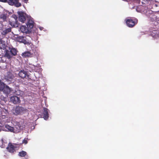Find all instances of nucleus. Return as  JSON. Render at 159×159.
<instances>
[{
	"label": "nucleus",
	"instance_id": "f257e3e1",
	"mask_svg": "<svg viewBox=\"0 0 159 159\" xmlns=\"http://www.w3.org/2000/svg\"><path fill=\"white\" fill-rule=\"evenodd\" d=\"M9 50H5V53L3 57H6L8 59H10L13 56L17 55L18 51L16 49L13 48H9Z\"/></svg>",
	"mask_w": 159,
	"mask_h": 159
},
{
	"label": "nucleus",
	"instance_id": "f03ea898",
	"mask_svg": "<svg viewBox=\"0 0 159 159\" xmlns=\"http://www.w3.org/2000/svg\"><path fill=\"white\" fill-rule=\"evenodd\" d=\"M127 25L130 28L134 27L138 23V20L135 18H130L125 20Z\"/></svg>",
	"mask_w": 159,
	"mask_h": 159
},
{
	"label": "nucleus",
	"instance_id": "7ed1b4c3",
	"mask_svg": "<svg viewBox=\"0 0 159 159\" xmlns=\"http://www.w3.org/2000/svg\"><path fill=\"white\" fill-rule=\"evenodd\" d=\"M17 17L15 15H13L11 19L9 20V24L13 27H18L19 25V23L17 20Z\"/></svg>",
	"mask_w": 159,
	"mask_h": 159
},
{
	"label": "nucleus",
	"instance_id": "20e7f679",
	"mask_svg": "<svg viewBox=\"0 0 159 159\" xmlns=\"http://www.w3.org/2000/svg\"><path fill=\"white\" fill-rule=\"evenodd\" d=\"M28 110L22 107L16 106L14 110V113L16 115L24 114L27 112Z\"/></svg>",
	"mask_w": 159,
	"mask_h": 159
},
{
	"label": "nucleus",
	"instance_id": "39448f33",
	"mask_svg": "<svg viewBox=\"0 0 159 159\" xmlns=\"http://www.w3.org/2000/svg\"><path fill=\"white\" fill-rule=\"evenodd\" d=\"M18 14L19 16V20L22 23H25L26 19H27L30 16L23 11H18Z\"/></svg>",
	"mask_w": 159,
	"mask_h": 159
},
{
	"label": "nucleus",
	"instance_id": "423d86ee",
	"mask_svg": "<svg viewBox=\"0 0 159 159\" xmlns=\"http://www.w3.org/2000/svg\"><path fill=\"white\" fill-rule=\"evenodd\" d=\"M17 41L25 44H29V42L26 40V37L23 36H18L16 38Z\"/></svg>",
	"mask_w": 159,
	"mask_h": 159
},
{
	"label": "nucleus",
	"instance_id": "0eeeda50",
	"mask_svg": "<svg viewBox=\"0 0 159 159\" xmlns=\"http://www.w3.org/2000/svg\"><path fill=\"white\" fill-rule=\"evenodd\" d=\"M16 147L13 145L12 143H9L7 147L6 148L7 151L11 153H14L16 152Z\"/></svg>",
	"mask_w": 159,
	"mask_h": 159
},
{
	"label": "nucleus",
	"instance_id": "6e6552de",
	"mask_svg": "<svg viewBox=\"0 0 159 159\" xmlns=\"http://www.w3.org/2000/svg\"><path fill=\"white\" fill-rule=\"evenodd\" d=\"M7 3L10 5H14L16 7H19L21 6V3L19 2V0H8Z\"/></svg>",
	"mask_w": 159,
	"mask_h": 159
},
{
	"label": "nucleus",
	"instance_id": "1a4fd4ad",
	"mask_svg": "<svg viewBox=\"0 0 159 159\" xmlns=\"http://www.w3.org/2000/svg\"><path fill=\"white\" fill-rule=\"evenodd\" d=\"M27 20V22L26 23L27 27L30 29H32L34 27V24L33 18L30 16L29 17H28Z\"/></svg>",
	"mask_w": 159,
	"mask_h": 159
},
{
	"label": "nucleus",
	"instance_id": "9d476101",
	"mask_svg": "<svg viewBox=\"0 0 159 159\" xmlns=\"http://www.w3.org/2000/svg\"><path fill=\"white\" fill-rule=\"evenodd\" d=\"M15 133H19L21 130L23 129V127L19 122L16 123L14 127Z\"/></svg>",
	"mask_w": 159,
	"mask_h": 159
},
{
	"label": "nucleus",
	"instance_id": "9b49d317",
	"mask_svg": "<svg viewBox=\"0 0 159 159\" xmlns=\"http://www.w3.org/2000/svg\"><path fill=\"white\" fill-rule=\"evenodd\" d=\"M1 91L3 92V93L5 94L6 96H8L11 91V89L8 86L5 85L4 86V88Z\"/></svg>",
	"mask_w": 159,
	"mask_h": 159
},
{
	"label": "nucleus",
	"instance_id": "f8f14e48",
	"mask_svg": "<svg viewBox=\"0 0 159 159\" xmlns=\"http://www.w3.org/2000/svg\"><path fill=\"white\" fill-rule=\"evenodd\" d=\"M11 101L14 104L19 103L20 102V98L16 96H14L11 97L10 98Z\"/></svg>",
	"mask_w": 159,
	"mask_h": 159
},
{
	"label": "nucleus",
	"instance_id": "ddd939ff",
	"mask_svg": "<svg viewBox=\"0 0 159 159\" xmlns=\"http://www.w3.org/2000/svg\"><path fill=\"white\" fill-rule=\"evenodd\" d=\"M48 109L46 108H43V118L45 120H47L49 117V114Z\"/></svg>",
	"mask_w": 159,
	"mask_h": 159
},
{
	"label": "nucleus",
	"instance_id": "4468645a",
	"mask_svg": "<svg viewBox=\"0 0 159 159\" xmlns=\"http://www.w3.org/2000/svg\"><path fill=\"white\" fill-rule=\"evenodd\" d=\"M19 76L21 78L24 79L27 76L28 77V75L26 72L24 70H21L19 73Z\"/></svg>",
	"mask_w": 159,
	"mask_h": 159
},
{
	"label": "nucleus",
	"instance_id": "2eb2a0df",
	"mask_svg": "<svg viewBox=\"0 0 159 159\" xmlns=\"http://www.w3.org/2000/svg\"><path fill=\"white\" fill-rule=\"evenodd\" d=\"M20 30L23 33L29 34L30 32L28 29L25 26L22 25L21 26L20 28Z\"/></svg>",
	"mask_w": 159,
	"mask_h": 159
},
{
	"label": "nucleus",
	"instance_id": "dca6fc26",
	"mask_svg": "<svg viewBox=\"0 0 159 159\" xmlns=\"http://www.w3.org/2000/svg\"><path fill=\"white\" fill-rule=\"evenodd\" d=\"M11 31V27H10L8 28L2 30V34L3 35H5L8 33L10 32Z\"/></svg>",
	"mask_w": 159,
	"mask_h": 159
},
{
	"label": "nucleus",
	"instance_id": "f3484780",
	"mask_svg": "<svg viewBox=\"0 0 159 159\" xmlns=\"http://www.w3.org/2000/svg\"><path fill=\"white\" fill-rule=\"evenodd\" d=\"M32 54L30 52L28 51L22 53L21 55L23 57H30Z\"/></svg>",
	"mask_w": 159,
	"mask_h": 159
},
{
	"label": "nucleus",
	"instance_id": "a211bd4d",
	"mask_svg": "<svg viewBox=\"0 0 159 159\" xmlns=\"http://www.w3.org/2000/svg\"><path fill=\"white\" fill-rule=\"evenodd\" d=\"M7 47V45L5 43L4 41H1L0 42V48L1 49H5Z\"/></svg>",
	"mask_w": 159,
	"mask_h": 159
},
{
	"label": "nucleus",
	"instance_id": "6ab92c4d",
	"mask_svg": "<svg viewBox=\"0 0 159 159\" xmlns=\"http://www.w3.org/2000/svg\"><path fill=\"white\" fill-rule=\"evenodd\" d=\"M6 128L10 132L15 133L14 127L8 125H6Z\"/></svg>",
	"mask_w": 159,
	"mask_h": 159
},
{
	"label": "nucleus",
	"instance_id": "aec40b11",
	"mask_svg": "<svg viewBox=\"0 0 159 159\" xmlns=\"http://www.w3.org/2000/svg\"><path fill=\"white\" fill-rule=\"evenodd\" d=\"M7 14H5L2 13L1 14L0 16V18L2 19L3 21H5L6 20L7 18Z\"/></svg>",
	"mask_w": 159,
	"mask_h": 159
},
{
	"label": "nucleus",
	"instance_id": "412c9836",
	"mask_svg": "<svg viewBox=\"0 0 159 159\" xmlns=\"http://www.w3.org/2000/svg\"><path fill=\"white\" fill-rule=\"evenodd\" d=\"M27 154V152L24 151H22L19 153L18 155L21 157H24Z\"/></svg>",
	"mask_w": 159,
	"mask_h": 159
},
{
	"label": "nucleus",
	"instance_id": "4be33fe9",
	"mask_svg": "<svg viewBox=\"0 0 159 159\" xmlns=\"http://www.w3.org/2000/svg\"><path fill=\"white\" fill-rule=\"evenodd\" d=\"M5 85V84L1 80H0V91L2 90Z\"/></svg>",
	"mask_w": 159,
	"mask_h": 159
},
{
	"label": "nucleus",
	"instance_id": "5701e85b",
	"mask_svg": "<svg viewBox=\"0 0 159 159\" xmlns=\"http://www.w3.org/2000/svg\"><path fill=\"white\" fill-rule=\"evenodd\" d=\"M15 94L18 95L20 96L22 94V92L20 91L19 90H17L14 93Z\"/></svg>",
	"mask_w": 159,
	"mask_h": 159
},
{
	"label": "nucleus",
	"instance_id": "b1692460",
	"mask_svg": "<svg viewBox=\"0 0 159 159\" xmlns=\"http://www.w3.org/2000/svg\"><path fill=\"white\" fill-rule=\"evenodd\" d=\"M7 77L10 79H12L14 77V75L11 73L9 72L8 74Z\"/></svg>",
	"mask_w": 159,
	"mask_h": 159
},
{
	"label": "nucleus",
	"instance_id": "393cba45",
	"mask_svg": "<svg viewBox=\"0 0 159 159\" xmlns=\"http://www.w3.org/2000/svg\"><path fill=\"white\" fill-rule=\"evenodd\" d=\"M1 141L2 143V145L1 146V147L2 148H4L5 147V143H6L4 141V140H3V139H1Z\"/></svg>",
	"mask_w": 159,
	"mask_h": 159
},
{
	"label": "nucleus",
	"instance_id": "a878e982",
	"mask_svg": "<svg viewBox=\"0 0 159 159\" xmlns=\"http://www.w3.org/2000/svg\"><path fill=\"white\" fill-rule=\"evenodd\" d=\"M28 139L27 138H25L22 141V143H24L25 144H26L28 143Z\"/></svg>",
	"mask_w": 159,
	"mask_h": 159
},
{
	"label": "nucleus",
	"instance_id": "bb28decb",
	"mask_svg": "<svg viewBox=\"0 0 159 159\" xmlns=\"http://www.w3.org/2000/svg\"><path fill=\"white\" fill-rule=\"evenodd\" d=\"M0 2H7V0H0Z\"/></svg>",
	"mask_w": 159,
	"mask_h": 159
},
{
	"label": "nucleus",
	"instance_id": "cd10ccee",
	"mask_svg": "<svg viewBox=\"0 0 159 159\" xmlns=\"http://www.w3.org/2000/svg\"><path fill=\"white\" fill-rule=\"evenodd\" d=\"M152 0H147V1H152Z\"/></svg>",
	"mask_w": 159,
	"mask_h": 159
},
{
	"label": "nucleus",
	"instance_id": "c85d7f7f",
	"mask_svg": "<svg viewBox=\"0 0 159 159\" xmlns=\"http://www.w3.org/2000/svg\"><path fill=\"white\" fill-rule=\"evenodd\" d=\"M1 131V129H0V131Z\"/></svg>",
	"mask_w": 159,
	"mask_h": 159
}]
</instances>
